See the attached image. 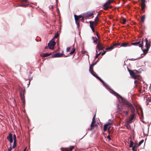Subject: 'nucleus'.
Segmentation results:
<instances>
[{
  "label": "nucleus",
  "instance_id": "nucleus-1",
  "mask_svg": "<svg viewBox=\"0 0 151 151\" xmlns=\"http://www.w3.org/2000/svg\"><path fill=\"white\" fill-rule=\"evenodd\" d=\"M115 94L117 97L121 99L122 102L123 103V104L121 106V108L119 109V110L121 113L123 114L126 116L129 113V111H125L123 110L124 109L126 108L125 106H123V105H126L127 106L130 102L123 98L120 95L116 92H115Z\"/></svg>",
  "mask_w": 151,
  "mask_h": 151
},
{
  "label": "nucleus",
  "instance_id": "nucleus-2",
  "mask_svg": "<svg viewBox=\"0 0 151 151\" xmlns=\"http://www.w3.org/2000/svg\"><path fill=\"white\" fill-rule=\"evenodd\" d=\"M145 40L146 42L145 46L146 47V49L144 50L142 48L141 49L142 50L144 53L145 54H146L147 53L149 50V49L150 46V42H148V41L147 38H145Z\"/></svg>",
  "mask_w": 151,
  "mask_h": 151
},
{
  "label": "nucleus",
  "instance_id": "nucleus-3",
  "mask_svg": "<svg viewBox=\"0 0 151 151\" xmlns=\"http://www.w3.org/2000/svg\"><path fill=\"white\" fill-rule=\"evenodd\" d=\"M143 39H142V40L140 41L132 43L131 45L139 46V47L142 48V47L143 46Z\"/></svg>",
  "mask_w": 151,
  "mask_h": 151
},
{
  "label": "nucleus",
  "instance_id": "nucleus-4",
  "mask_svg": "<svg viewBox=\"0 0 151 151\" xmlns=\"http://www.w3.org/2000/svg\"><path fill=\"white\" fill-rule=\"evenodd\" d=\"M95 117L96 115L94 116L93 118L92 121L91 125V127L89 129V130H91L94 127H96L97 126V124H95L96 122V121L95 120Z\"/></svg>",
  "mask_w": 151,
  "mask_h": 151
},
{
  "label": "nucleus",
  "instance_id": "nucleus-5",
  "mask_svg": "<svg viewBox=\"0 0 151 151\" xmlns=\"http://www.w3.org/2000/svg\"><path fill=\"white\" fill-rule=\"evenodd\" d=\"M127 108L129 109L131 111V113L135 112V110L134 107L132 104L130 102L127 106Z\"/></svg>",
  "mask_w": 151,
  "mask_h": 151
},
{
  "label": "nucleus",
  "instance_id": "nucleus-6",
  "mask_svg": "<svg viewBox=\"0 0 151 151\" xmlns=\"http://www.w3.org/2000/svg\"><path fill=\"white\" fill-rule=\"evenodd\" d=\"M56 42L53 41L51 40L48 43L47 45L48 47L50 49H54V47L55 45Z\"/></svg>",
  "mask_w": 151,
  "mask_h": 151
},
{
  "label": "nucleus",
  "instance_id": "nucleus-7",
  "mask_svg": "<svg viewBox=\"0 0 151 151\" xmlns=\"http://www.w3.org/2000/svg\"><path fill=\"white\" fill-rule=\"evenodd\" d=\"M112 0H109L108 1H106V3L104 4L103 5V7H104V9L105 10H107L109 9V6L110 5V4L113 2V1H112Z\"/></svg>",
  "mask_w": 151,
  "mask_h": 151
},
{
  "label": "nucleus",
  "instance_id": "nucleus-8",
  "mask_svg": "<svg viewBox=\"0 0 151 151\" xmlns=\"http://www.w3.org/2000/svg\"><path fill=\"white\" fill-rule=\"evenodd\" d=\"M91 74L94 77H96L97 79L99 80L101 82H102V83L104 84V86H105L106 84L104 82V81L102 80L99 77L97 74H96V73L94 72V71L91 73Z\"/></svg>",
  "mask_w": 151,
  "mask_h": 151
},
{
  "label": "nucleus",
  "instance_id": "nucleus-9",
  "mask_svg": "<svg viewBox=\"0 0 151 151\" xmlns=\"http://www.w3.org/2000/svg\"><path fill=\"white\" fill-rule=\"evenodd\" d=\"M94 13V12H88L86 13L83 14V16L84 17V18L86 19L87 18L91 17L94 14H93Z\"/></svg>",
  "mask_w": 151,
  "mask_h": 151
},
{
  "label": "nucleus",
  "instance_id": "nucleus-10",
  "mask_svg": "<svg viewBox=\"0 0 151 151\" xmlns=\"http://www.w3.org/2000/svg\"><path fill=\"white\" fill-rule=\"evenodd\" d=\"M97 47L99 50H103L104 48V47L102 44L99 42L97 45Z\"/></svg>",
  "mask_w": 151,
  "mask_h": 151
},
{
  "label": "nucleus",
  "instance_id": "nucleus-11",
  "mask_svg": "<svg viewBox=\"0 0 151 151\" xmlns=\"http://www.w3.org/2000/svg\"><path fill=\"white\" fill-rule=\"evenodd\" d=\"M141 6L142 7V10L143 11V12H144V9L145 7V0H141Z\"/></svg>",
  "mask_w": 151,
  "mask_h": 151
},
{
  "label": "nucleus",
  "instance_id": "nucleus-12",
  "mask_svg": "<svg viewBox=\"0 0 151 151\" xmlns=\"http://www.w3.org/2000/svg\"><path fill=\"white\" fill-rule=\"evenodd\" d=\"M7 139L9 140L10 143L13 142V137L11 133H10L9 135L7 137Z\"/></svg>",
  "mask_w": 151,
  "mask_h": 151
},
{
  "label": "nucleus",
  "instance_id": "nucleus-13",
  "mask_svg": "<svg viewBox=\"0 0 151 151\" xmlns=\"http://www.w3.org/2000/svg\"><path fill=\"white\" fill-rule=\"evenodd\" d=\"M64 54L63 53H57L55 54H53L52 55V57L56 58V57H60L62 56Z\"/></svg>",
  "mask_w": 151,
  "mask_h": 151
},
{
  "label": "nucleus",
  "instance_id": "nucleus-14",
  "mask_svg": "<svg viewBox=\"0 0 151 151\" xmlns=\"http://www.w3.org/2000/svg\"><path fill=\"white\" fill-rule=\"evenodd\" d=\"M74 148V146H71L69 150L67 148H61L62 151H70L73 150Z\"/></svg>",
  "mask_w": 151,
  "mask_h": 151
},
{
  "label": "nucleus",
  "instance_id": "nucleus-15",
  "mask_svg": "<svg viewBox=\"0 0 151 151\" xmlns=\"http://www.w3.org/2000/svg\"><path fill=\"white\" fill-rule=\"evenodd\" d=\"M131 115L129 118V121L130 122L132 121L134 118L135 115V112L131 113Z\"/></svg>",
  "mask_w": 151,
  "mask_h": 151
},
{
  "label": "nucleus",
  "instance_id": "nucleus-16",
  "mask_svg": "<svg viewBox=\"0 0 151 151\" xmlns=\"http://www.w3.org/2000/svg\"><path fill=\"white\" fill-rule=\"evenodd\" d=\"M89 23L90 24V27H94V25H96L97 24V23L91 21L89 22Z\"/></svg>",
  "mask_w": 151,
  "mask_h": 151
},
{
  "label": "nucleus",
  "instance_id": "nucleus-17",
  "mask_svg": "<svg viewBox=\"0 0 151 151\" xmlns=\"http://www.w3.org/2000/svg\"><path fill=\"white\" fill-rule=\"evenodd\" d=\"M51 55V53H42L41 55V56L43 57H45Z\"/></svg>",
  "mask_w": 151,
  "mask_h": 151
},
{
  "label": "nucleus",
  "instance_id": "nucleus-18",
  "mask_svg": "<svg viewBox=\"0 0 151 151\" xmlns=\"http://www.w3.org/2000/svg\"><path fill=\"white\" fill-rule=\"evenodd\" d=\"M20 97H21V99L22 100V102H23V104H24L25 102L24 96V95H22V93L21 92L20 93Z\"/></svg>",
  "mask_w": 151,
  "mask_h": 151
},
{
  "label": "nucleus",
  "instance_id": "nucleus-19",
  "mask_svg": "<svg viewBox=\"0 0 151 151\" xmlns=\"http://www.w3.org/2000/svg\"><path fill=\"white\" fill-rule=\"evenodd\" d=\"M128 46H129L130 45H129V44L128 43H123L120 45L121 47H126Z\"/></svg>",
  "mask_w": 151,
  "mask_h": 151
},
{
  "label": "nucleus",
  "instance_id": "nucleus-20",
  "mask_svg": "<svg viewBox=\"0 0 151 151\" xmlns=\"http://www.w3.org/2000/svg\"><path fill=\"white\" fill-rule=\"evenodd\" d=\"M145 15H144L141 17V20H140V22H141L143 23L145 21Z\"/></svg>",
  "mask_w": 151,
  "mask_h": 151
},
{
  "label": "nucleus",
  "instance_id": "nucleus-21",
  "mask_svg": "<svg viewBox=\"0 0 151 151\" xmlns=\"http://www.w3.org/2000/svg\"><path fill=\"white\" fill-rule=\"evenodd\" d=\"M137 146L135 144L134 145V146H133V147H132V150L133 151H137Z\"/></svg>",
  "mask_w": 151,
  "mask_h": 151
},
{
  "label": "nucleus",
  "instance_id": "nucleus-22",
  "mask_svg": "<svg viewBox=\"0 0 151 151\" xmlns=\"http://www.w3.org/2000/svg\"><path fill=\"white\" fill-rule=\"evenodd\" d=\"M128 70L132 77L135 74L133 70L129 69H128Z\"/></svg>",
  "mask_w": 151,
  "mask_h": 151
},
{
  "label": "nucleus",
  "instance_id": "nucleus-23",
  "mask_svg": "<svg viewBox=\"0 0 151 151\" xmlns=\"http://www.w3.org/2000/svg\"><path fill=\"white\" fill-rule=\"evenodd\" d=\"M28 4H26L24 3L21 4H19V6H24L25 7H27L28 6Z\"/></svg>",
  "mask_w": 151,
  "mask_h": 151
},
{
  "label": "nucleus",
  "instance_id": "nucleus-24",
  "mask_svg": "<svg viewBox=\"0 0 151 151\" xmlns=\"http://www.w3.org/2000/svg\"><path fill=\"white\" fill-rule=\"evenodd\" d=\"M74 16L75 20V22L76 23V22H78V21L79 20V18H78V16H77L76 15H75Z\"/></svg>",
  "mask_w": 151,
  "mask_h": 151
},
{
  "label": "nucleus",
  "instance_id": "nucleus-25",
  "mask_svg": "<svg viewBox=\"0 0 151 151\" xmlns=\"http://www.w3.org/2000/svg\"><path fill=\"white\" fill-rule=\"evenodd\" d=\"M93 65H91L89 69V71L90 72V73L92 72L93 71Z\"/></svg>",
  "mask_w": 151,
  "mask_h": 151
},
{
  "label": "nucleus",
  "instance_id": "nucleus-26",
  "mask_svg": "<svg viewBox=\"0 0 151 151\" xmlns=\"http://www.w3.org/2000/svg\"><path fill=\"white\" fill-rule=\"evenodd\" d=\"M114 47H113V45L111 46L110 47H107L106 49V50H111L113 49H114Z\"/></svg>",
  "mask_w": 151,
  "mask_h": 151
},
{
  "label": "nucleus",
  "instance_id": "nucleus-27",
  "mask_svg": "<svg viewBox=\"0 0 151 151\" xmlns=\"http://www.w3.org/2000/svg\"><path fill=\"white\" fill-rule=\"evenodd\" d=\"M130 143L129 145V147H133V146L134 145V142L131 140H130Z\"/></svg>",
  "mask_w": 151,
  "mask_h": 151
},
{
  "label": "nucleus",
  "instance_id": "nucleus-28",
  "mask_svg": "<svg viewBox=\"0 0 151 151\" xmlns=\"http://www.w3.org/2000/svg\"><path fill=\"white\" fill-rule=\"evenodd\" d=\"M120 45L121 44L120 43H113V47H114V48L115 47H116L118 45L120 46Z\"/></svg>",
  "mask_w": 151,
  "mask_h": 151
},
{
  "label": "nucleus",
  "instance_id": "nucleus-29",
  "mask_svg": "<svg viewBox=\"0 0 151 151\" xmlns=\"http://www.w3.org/2000/svg\"><path fill=\"white\" fill-rule=\"evenodd\" d=\"M17 146V141H14L13 143V145L12 147V148H14Z\"/></svg>",
  "mask_w": 151,
  "mask_h": 151
},
{
  "label": "nucleus",
  "instance_id": "nucleus-30",
  "mask_svg": "<svg viewBox=\"0 0 151 151\" xmlns=\"http://www.w3.org/2000/svg\"><path fill=\"white\" fill-rule=\"evenodd\" d=\"M132 78H133L134 79H137L138 77H139V76L138 75H136L135 74L133 76H132Z\"/></svg>",
  "mask_w": 151,
  "mask_h": 151
},
{
  "label": "nucleus",
  "instance_id": "nucleus-31",
  "mask_svg": "<svg viewBox=\"0 0 151 151\" xmlns=\"http://www.w3.org/2000/svg\"><path fill=\"white\" fill-rule=\"evenodd\" d=\"M151 102V98L148 97L147 99V104H148L149 102Z\"/></svg>",
  "mask_w": 151,
  "mask_h": 151
},
{
  "label": "nucleus",
  "instance_id": "nucleus-32",
  "mask_svg": "<svg viewBox=\"0 0 151 151\" xmlns=\"http://www.w3.org/2000/svg\"><path fill=\"white\" fill-rule=\"evenodd\" d=\"M107 125H104V132H105L107 129Z\"/></svg>",
  "mask_w": 151,
  "mask_h": 151
},
{
  "label": "nucleus",
  "instance_id": "nucleus-33",
  "mask_svg": "<svg viewBox=\"0 0 151 151\" xmlns=\"http://www.w3.org/2000/svg\"><path fill=\"white\" fill-rule=\"evenodd\" d=\"M144 142V140L143 139L140 141L138 144V146H140Z\"/></svg>",
  "mask_w": 151,
  "mask_h": 151
},
{
  "label": "nucleus",
  "instance_id": "nucleus-34",
  "mask_svg": "<svg viewBox=\"0 0 151 151\" xmlns=\"http://www.w3.org/2000/svg\"><path fill=\"white\" fill-rule=\"evenodd\" d=\"M75 50H76V49H75V48H73V50H72V51H71V52L70 53V54L71 55V54H73V53L75 52Z\"/></svg>",
  "mask_w": 151,
  "mask_h": 151
},
{
  "label": "nucleus",
  "instance_id": "nucleus-35",
  "mask_svg": "<svg viewBox=\"0 0 151 151\" xmlns=\"http://www.w3.org/2000/svg\"><path fill=\"white\" fill-rule=\"evenodd\" d=\"M122 20H123V22H121L123 24H125L126 21H127V20H126V19L125 18H123L122 19Z\"/></svg>",
  "mask_w": 151,
  "mask_h": 151
},
{
  "label": "nucleus",
  "instance_id": "nucleus-36",
  "mask_svg": "<svg viewBox=\"0 0 151 151\" xmlns=\"http://www.w3.org/2000/svg\"><path fill=\"white\" fill-rule=\"evenodd\" d=\"M95 22L96 23H97L99 21V18L98 17H96V18L95 19Z\"/></svg>",
  "mask_w": 151,
  "mask_h": 151
},
{
  "label": "nucleus",
  "instance_id": "nucleus-37",
  "mask_svg": "<svg viewBox=\"0 0 151 151\" xmlns=\"http://www.w3.org/2000/svg\"><path fill=\"white\" fill-rule=\"evenodd\" d=\"M113 124V122H108L107 124H105V125H107V126L108 127V126L109 125H111Z\"/></svg>",
  "mask_w": 151,
  "mask_h": 151
},
{
  "label": "nucleus",
  "instance_id": "nucleus-38",
  "mask_svg": "<svg viewBox=\"0 0 151 151\" xmlns=\"http://www.w3.org/2000/svg\"><path fill=\"white\" fill-rule=\"evenodd\" d=\"M93 38L94 39L93 41L94 43H96L97 42L98 40L96 38H95V39H95V38L94 37H93Z\"/></svg>",
  "mask_w": 151,
  "mask_h": 151
},
{
  "label": "nucleus",
  "instance_id": "nucleus-39",
  "mask_svg": "<svg viewBox=\"0 0 151 151\" xmlns=\"http://www.w3.org/2000/svg\"><path fill=\"white\" fill-rule=\"evenodd\" d=\"M59 36V34H58V33L57 32V33H56L55 36H54V38H56L58 37Z\"/></svg>",
  "mask_w": 151,
  "mask_h": 151
},
{
  "label": "nucleus",
  "instance_id": "nucleus-40",
  "mask_svg": "<svg viewBox=\"0 0 151 151\" xmlns=\"http://www.w3.org/2000/svg\"><path fill=\"white\" fill-rule=\"evenodd\" d=\"M13 139H14V141H17V139H16V136L15 135V134H14V135H13Z\"/></svg>",
  "mask_w": 151,
  "mask_h": 151
},
{
  "label": "nucleus",
  "instance_id": "nucleus-41",
  "mask_svg": "<svg viewBox=\"0 0 151 151\" xmlns=\"http://www.w3.org/2000/svg\"><path fill=\"white\" fill-rule=\"evenodd\" d=\"M76 23L77 25V27L78 28H79V27H80L79 23V22H76Z\"/></svg>",
  "mask_w": 151,
  "mask_h": 151
},
{
  "label": "nucleus",
  "instance_id": "nucleus-42",
  "mask_svg": "<svg viewBox=\"0 0 151 151\" xmlns=\"http://www.w3.org/2000/svg\"><path fill=\"white\" fill-rule=\"evenodd\" d=\"M111 127V126L109 127L108 129V132L109 134L111 133V131L110 130V129Z\"/></svg>",
  "mask_w": 151,
  "mask_h": 151
},
{
  "label": "nucleus",
  "instance_id": "nucleus-43",
  "mask_svg": "<svg viewBox=\"0 0 151 151\" xmlns=\"http://www.w3.org/2000/svg\"><path fill=\"white\" fill-rule=\"evenodd\" d=\"M70 47H68L66 49V51L67 52H68L70 50Z\"/></svg>",
  "mask_w": 151,
  "mask_h": 151
},
{
  "label": "nucleus",
  "instance_id": "nucleus-44",
  "mask_svg": "<svg viewBox=\"0 0 151 151\" xmlns=\"http://www.w3.org/2000/svg\"><path fill=\"white\" fill-rule=\"evenodd\" d=\"M12 147L11 146H10V147L8 148V151H11L12 150Z\"/></svg>",
  "mask_w": 151,
  "mask_h": 151
},
{
  "label": "nucleus",
  "instance_id": "nucleus-45",
  "mask_svg": "<svg viewBox=\"0 0 151 151\" xmlns=\"http://www.w3.org/2000/svg\"><path fill=\"white\" fill-rule=\"evenodd\" d=\"M93 32H95V29H94V27H91Z\"/></svg>",
  "mask_w": 151,
  "mask_h": 151
},
{
  "label": "nucleus",
  "instance_id": "nucleus-46",
  "mask_svg": "<svg viewBox=\"0 0 151 151\" xmlns=\"http://www.w3.org/2000/svg\"><path fill=\"white\" fill-rule=\"evenodd\" d=\"M107 138L109 140H111V139L109 135H108L107 137Z\"/></svg>",
  "mask_w": 151,
  "mask_h": 151
},
{
  "label": "nucleus",
  "instance_id": "nucleus-47",
  "mask_svg": "<svg viewBox=\"0 0 151 151\" xmlns=\"http://www.w3.org/2000/svg\"><path fill=\"white\" fill-rule=\"evenodd\" d=\"M106 51H104L102 53L101 55L102 56L103 55L106 53Z\"/></svg>",
  "mask_w": 151,
  "mask_h": 151
},
{
  "label": "nucleus",
  "instance_id": "nucleus-48",
  "mask_svg": "<svg viewBox=\"0 0 151 151\" xmlns=\"http://www.w3.org/2000/svg\"><path fill=\"white\" fill-rule=\"evenodd\" d=\"M97 61H96V62H95V63H92L91 65H93V66L94 65H96L97 63Z\"/></svg>",
  "mask_w": 151,
  "mask_h": 151
},
{
  "label": "nucleus",
  "instance_id": "nucleus-49",
  "mask_svg": "<svg viewBox=\"0 0 151 151\" xmlns=\"http://www.w3.org/2000/svg\"><path fill=\"white\" fill-rule=\"evenodd\" d=\"M81 52H82V53L83 54H85L86 52H87V51H82Z\"/></svg>",
  "mask_w": 151,
  "mask_h": 151
},
{
  "label": "nucleus",
  "instance_id": "nucleus-50",
  "mask_svg": "<svg viewBox=\"0 0 151 151\" xmlns=\"http://www.w3.org/2000/svg\"><path fill=\"white\" fill-rule=\"evenodd\" d=\"M97 50H96V54H97L99 56L100 55V54H101V52H100L99 54H98L97 53Z\"/></svg>",
  "mask_w": 151,
  "mask_h": 151
},
{
  "label": "nucleus",
  "instance_id": "nucleus-51",
  "mask_svg": "<svg viewBox=\"0 0 151 151\" xmlns=\"http://www.w3.org/2000/svg\"><path fill=\"white\" fill-rule=\"evenodd\" d=\"M84 17H83V18H82V19L80 20H81V21H82V22H83L84 21Z\"/></svg>",
  "mask_w": 151,
  "mask_h": 151
},
{
  "label": "nucleus",
  "instance_id": "nucleus-52",
  "mask_svg": "<svg viewBox=\"0 0 151 151\" xmlns=\"http://www.w3.org/2000/svg\"><path fill=\"white\" fill-rule=\"evenodd\" d=\"M99 56V55L97 54L95 56V58H97Z\"/></svg>",
  "mask_w": 151,
  "mask_h": 151
},
{
  "label": "nucleus",
  "instance_id": "nucleus-53",
  "mask_svg": "<svg viewBox=\"0 0 151 151\" xmlns=\"http://www.w3.org/2000/svg\"><path fill=\"white\" fill-rule=\"evenodd\" d=\"M78 17L79 18H82L83 17L81 15L78 16Z\"/></svg>",
  "mask_w": 151,
  "mask_h": 151
},
{
  "label": "nucleus",
  "instance_id": "nucleus-54",
  "mask_svg": "<svg viewBox=\"0 0 151 151\" xmlns=\"http://www.w3.org/2000/svg\"><path fill=\"white\" fill-rule=\"evenodd\" d=\"M100 16V14H98L97 16H96V17H98H98L99 18V16Z\"/></svg>",
  "mask_w": 151,
  "mask_h": 151
},
{
  "label": "nucleus",
  "instance_id": "nucleus-55",
  "mask_svg": "<svg viewBox=\"0 0 151 151\" xmlns=\"http://www.w3.org/2000/svg\"><path fill=\"white\" fill-rule=\"evenodd\" d=\"M48 46L47 47V46H46V47H45V49H47L48 48Z\"/></svg>",
  "mask_w": 151,
  "mask_h": 151
},
{
  "label": "nucleus",
  "instance_id": "nucleus-56",
  "mask_svg": "<svg viewBox=\"0 0 151 151\" xmlns=\"http://www.w3.org/2000/svg\"><path fill=\"white\" fill-rule=\"evenodd\" d=\"M96 35H97V36H98V38H99V36L98 34V33H96Z\"/></svg>",
  "mask_w": 151,
  "mask_h": 151
},
{
  "label": "nucleus",
  "instance_id": "nucleus-57",
  "mask_svg": "<svg viewBox=\"0 0 151 151\" xmlns=\"http://www.w3.org/2000/svg\"><path fill=\"white\" fill-rule=\"evenodd\" d=\"M1 116V118H3V116H1V115H0Z\"/></svg>",
  "mask_w": 151,
  "mask_h": 151
},
{
  "label": "nucleus",
  "instance_id": "nucleus-58",
  "mask_svg": "<svg viewBox=\"0 0 151 151\" xmlns=\"http://www.w3.org/2000/svg\"><path fill=\"white\" fill-rule=\"evenodd\" d=\"M141 111V112H142V114H143V112H142V110Z\"/></svg>",
  "mask_w": 151,
  "mask_h": 151
},
{
  "label": "nucleus",
  "instance_id": "nucleus-59",
  "mask_svg": "<svg viewBox=\"0 0 151 151\" xmlns=\"http://www.w3.org/2000/svg\"><path fill=\"white\" fill-rule=\"evenodd\" d=\"M26 149L25 148L23 151H25Z\"/></svg>",
  "mask_w": 151,
  "mask_h": 151
},
{
  "label": "nucleus",
  "instance_id": "nucleus-60",
  "mask_svg": "<svg viewBox=\"0 0 151 151\" xmlns=\"http://www.w3.org/2000/svg\"><path fill=\"white\" fill-rule=\"evenodd\" d=\"M136 81H134L135 82Z\"/></svg>",
  "mask_w": 151,
  "mask_h": 151
}]
</instances>
